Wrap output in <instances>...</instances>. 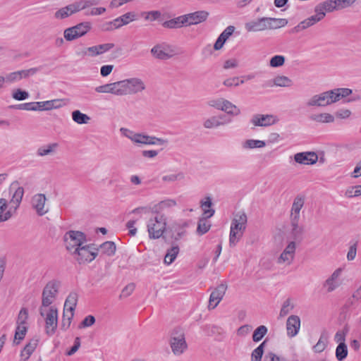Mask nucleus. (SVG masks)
I'll return each mask as SVG.
<instances>
[{"label":"nucleus","instance_id":"5fc2aeb1","mask_svg":"<svg viewBox=\"0 0 361 361\" xmlns=\"http://www.w3.org/2000/svg\"><path fill=\"white\" fill-rule=\"evenodd\" d=\"M123 25L129 24L137 19L136 14L135 12H128L121 16H119Z\"/></svg>","mask_w":361,"mask_h":361},{"label":"nucleus","instance_id":"e2e57ef3","mask_svg":"<svg viewBox=\"0 0 361 361\" xmlns=\"http://www.w3.org/2000/svg\"><path fill=\"white\" fill-rule=\"evenodd\" d=\"M244 83V80L240 81L239 77H233L228 78L224 81V85L226 87L238 86L240 84Z\"/></svg>","mask_w":361,"mask_h":361},{"label":"nucleus","instance_id":"423d86ee","mask_svg":"<svg viewBox=\"0 0 361 361\" xmlns=\"http://www.w3.org/2000/svg\"><path fill=\"white\" fill-rule=\"evenodd\" d=\"M98 251L99 247H96L94 244H89L78 247V249H75L72 255L75 256V260L81 264L93 261L98 255Z\"/></svg>","mask_w":361,"mask_h":361},{"label":"nucleus","instance_id":"72a5a7b5","mask_svg":"<svg viewBox=\"0 0 361 361\" xmlns=\"http://www.w3.org/2000/svg\"><path fill=\"white\" fill-rule=\"evenodd\" d=\"M178 252V245H173L170 249L167 250V252L164 257V263L166 264H171L176 259Z\"/></svg>","mask_w":361,"mask_h":361},{"label":"nucleus","instance_id":"b1692460","mask_svg":"<svg viewBox=\"0 0 361 361\" xmlns=\"http://www.w3.org/2000/svg\"><path fill=\"white\" fill-rule=\"evenodd\" d=\"M200 207L203 211V216L206 218H211L214 216L215 210L211 208L213 205V203L210 197H206L204 200H202L200 201Z\"/></svg>","mask_w":361,"mask_h":361},{"label":"nucleus","instance_id":"4c0bfd02","mask_svg":"<svg viewBox=\"0 0 361 361\" xmlns=\"http://www.w3.org/2000/svg\"><path fill=\"white\" fill-rule=\"evenodd\" d=\"M223 111H225L227 114L232 116H238L240 114V109L226 99L225 100V103L224 104Z\"/></svg>","mask_w":361,"mask_h":361},{"label":"nucleus","instance_id":"ddd939ff","mask_svg":"<svg viewBox=\"0 0 361 361\" xmlns=\"http://www.w3.org/2000/svg\"><path fill=\"white\" fill-rule=\"evenodd\" d=\"M227 289L226 283L219 285L211 293L209 300V309H214L224 298Z\"/></svg>","mask_w":361,"mask_h":361},{"label":"nucleus","instance_id":"f257e3e1","mask_svg":"<svg viewBox=\"0 0 361 361\" xmlns=\"http://www.w3.org/2000/svg\"><path fill=\"white\" fill-rule=\"evenodd\" d=\"M18 181L12 183L9 190L12 191L15 189V191L9 202L5 198L0 199V217L3 218L1 222L8 221L16 214L21 203L24 195V189L23 187L18 186Z\"/></svg>","mask_w":361,"mask_h":361},{"label":"nucleus","instance_id":"ea45409f","mask_svg":"<svg viewBox=\"0 0 361 361\" xmlns=\"http://www.w3.org/2000/svg\"><path fill=\"white\" fill-rule=\"evenodd\" d=\"M348 355V348L345 343H338L336 349V357L338 361H343Z\"/></svg>","mask_w":361,"mask_h":361},{"label":"nucleus","instance_id":"f03ea898","mask_svg":"<svg viewBox=\"0 0 361 361\" xmlns=\"http://www.w3.org/2000/svg\"><path fill=\"white\" fill-rule=\"evenodd\" d=\"M287 24L288 20L285 18L263 17L246 23L245 28L247 32H260L280 28Z\"/></svg>","mask_w":361,"mask_h":361},{"label":"nucleus","instance_id":"37998d69","mask_svg":"<svg viewBox=\"0 0 361 361\" xmlns=\"http://www.w3.org/2000/svg\"><path fill=\"white\" fill-rule=\"evenodd\" d=\"M219 118H218L216 116H212V117L206 119L204 121L203 126L205 128L210 129V128H217L220 126L224 125V123L220 121Z\"/></svg>","mask_w":361,"mask_h":361},{"label":"nucleus","instance_id":"cd10ccee","mask_svg":"<svg viewBox=\"0 0 361 361\" xmlns=\"http://www.w3.org/2000/svg\"><path fill=\"white\" fill-rule=\"evenodd\" d=\"M189 16L190 24L197 25L202 22H204L209 16V13L206 11H197L189 13Z\"/></svg>","mask_w":361,"mask_h":361},{"label":"nucleus","instance_id":"a211bd4d","mask_svg":"<svg viewBox=\"0 0 361 361\" xmlns=\"http://www.w3.org/2000/svg\"><path fill=\"white\" fill-rule=\"evenodd\" d=\"M46 200L45 195L42 193L35 195L32 199V207L39 216H43L48 212V209H44Z\"/></svg>","mask_w":361,"mask_h":361},{"label":"nucleus","instance_id":"bf43d9fd","mask_svg":"<svg viewBox=\"0 0 361 361\" xmlns=\"http://www.w3.org/2000/svg\"><path fill=\"white\" fill-rule=\"evenodd\" d=\"M135 288V284L134 283H130L126 285L122 290L121 293L120 295V298H127L130 296L133 292L134 291Z\"/></svg>","mask_w":361,"mask_h":361},{"label":"nucleus","instance_id":"0eeeda50","mask_svg":"<svg viewBox=\"0 0 361 361\" xmlns=\"http://www.w3.org/2000/svg\"><path fill=\"white\" fill-rule=\"evenodd\" d=\"M170 345L174 355H179L188 348L185 334L182 329L174 328L171 333Z\"/></svg>","mask_w":361,"mask_h":361},{"label":"nucleus","instance_id":"f8f14e48","mask_svg":"<svg viewBox=\"0 0 361 361\" xmlns=\"http://www.w3.org/2000/svg\"><path fill=\"white\" fill-rule=\"evenodd\" d=\"M132 142L136 144L149 145H164L168 143L167 140H164L154 136H149L142 133H136L135 135H134L133 137H132Z\"/></svg>","mask_w":361,"mask_h":361},{"label":"nucleus","instance_id":"2f4dec72","mask_svg":"<svg viewBox=\"0 0 361 361\" xmlns=\"http://www.w3.org/2000/svg\"><path fill=\"white\" fill-rule=\"evenodd\" d=\"M310 118L319 123H333L334 121V116L329 113L312 114L310 116Z\"/></svg>","mask_w":361,"mask_h":361},{"label":"nucleus","instance_id":"1a4fd4ad","mask_svg":"<svg viewBox=\"0 0 361 361\" xmlns=\"http://www.w3.org/2000/svg\"><path fill=\"white\" fill-rule=\"evenodd\" d=\"M92 28L91 23L82 22L68 27L64 30V38L67 41H73L87 34Z\"/></svg>","mask_w":361,"mask_h":361},{"label":"nucleus","instance_id":"7ed1b4c3","mask_svg":"<svg viewBox=\"0 0 361 361\" xmlns=\"http://www.w3.org/2000/svg\"><path fill=\"white\" fill-rule=\"evenodd\" d=\"M247 217L244 212H238L234 214L229 235V245L231 247L235 246L243 236L247 226Z\"/></svg>","mask_w":361,"mask_h":361},{"label":"nucleus","instance_id":"f3484780","mask_svg":"<svg viewBox=\"0 0 361 361\" xmlns=\"http://www.w3.org/2000/svg\"><path fill=\"white\" fill-rule=\"evenodd\" d=\"M294 160L300 164H314L318 161V155L314 152H299L294 155Z\"/></svg>","mask_w":361,"mask_h":361},{"label":"nucleus","instance_id":"603ef678","mask_svg":"<svg viewBox=\"0 0 361 361\" xmlns=\"http://www.w3.org/2000/svg\"><path fill=\"white\" fill-rule=\"evenodd\" d=\"M285 63V57L282 55L273 56L269 61V66L273 68L282 66Z\"/></svg>","mask_w":361,"mask_h":361},{"label":"nucleus","instance_id":"a878e982","mask_svg":"<svg viewBox=\"0 0 361 361\" xmlns=\"http://www.w3.org/2000/svg\"><path fill=\"white\" fill-rule=\"evenodd\" d=\"M291 235L293 238L298 242L302 240L304 228L299 226V219H291Z\"/></svg>","mask_w":361,"mask_h":361},{"label":"nucleus","instance_id":"393cba45","mask_svg":"<svg viewBox=\"0 0 361 361\" xmlns=\"http://www.w3.org/2000/svg\"><path fill=\"white\" fill-rule=\"evenodd\" d=\"M39 339L36 338H32L24 347L23 350L20 353V356L24 357V360L29 359L30 355L36 349L38 345Z\"/></svg>","mask_w":361,"mask_h":361},{"label":"nucleus","instance_id":"5701e85b","mask_svg":"<svg viewBox=\"0 0 361 361\" xmlns=\"http://www.w3.org/2000/svg\"><path fill=\"white\" fill-rule=\"evenodd\" d=\"M293 85V81L286 76L278 75L273 80L267 82L266 86L272 87L274 85L279 87H290Z\"/></svg>","mask_w":361,"mask_h":361},{"label":"nucleus","instance_id":"49530a36","mask_svg":"<svg viewBox=\"0 0 361 361\" xmlns=\"http://www.w3.org/2000/svg\"><path fill=\"white\" fill-rule=\"evenodd\" d=\"M63 9H66L68 16L75 13L80 11L84 10L80 1L75 2L73 4H69L65 7H63Z\"/></svg>","mask_w":361,"mask_h":361},{"label":"nucleus","instance_id":"c9c22d12","mask_svg":"<svg viewBox=\"0 0 361 361\" xmlns=\"http://www.w3.org/2000/svg\"><path fill=\"white\" fill-rule=\"evenodd\" d=\"M114 94L116 96L127 95L126 87L124 80L112 82Z\"/></svg>","mask_w":361,"mask_h":361},{"label":"nucleus","instance_id":"c85d7f7f","mask_svg":"<svg viewBox=\"0 0 361 361\" xmlns=\"http://www.w3.org/2000/svg\"><path fill=\"white\" fill-rule=\"evenodd\" d=\"M317 11L320 12H332L335 10H339L337 6L336 0H326L316 6Z\"/></svg>","mask_w":361,"mask_h":361},{"label":"nucleus","instance_id":"58836bf2","mask_svg":"<svg viewBox=\"0 0 361 361\" xmlns=\"http://www.w3.org/2000/svg\"><path fill=\"white\" fill-rule=\"evenodd\" d=\"M267 343V340H264L256 348L251 354L252 361H261L264 353V349Z\"/></svg>","mask_w":361,"mask_h":361},{"label":"nucleus","instance_id":"e433bc0d","mask_svg":"<svg viewBox=\"0 0 361 361\" xmlns=\"http://www.w3.org/2000/svg\"><path fill=\"white\" fill-rule=\"evenodd\" d=\"M73 120L78 124H86L90 120V117L79 110H75L72 112Z\"/></svg>","mask_w":361,"mask_h":361},{"label":"nucleus","instance_id":"4468645a","mask_svg":"<svg viewBox=\"0 0 361 361\" xmlns=\"http://www.w3.org/2000/svg\"><path fill=\"white\" fill-rule=\"evenodd\" d=\"M277 121V117L272 114H255L251 119V123L254 126L261 127L270 126Z\"/></svg>","mask_w":361,"mask_h":361},{"label":"nucleus","instance_id":"09e8293b","mask_svg":"<svg viewBox=\"0 0 361 361\" xmlns=\"http://www.w3.org/2000/svg\"><path fill=\"white\" fill-rule=\"evenodd\" d=\"M28 319V310L25 307L21 308L19 312L18 319H17V324L21 326H25L27 324V320Z\"/></svg>","mask_w":361,"mask_h":361},{"label":"nucleus","instance_id":"412c9836","mask_svg":"<svg viewBox=\"0 0 361 361\" xmlns=\"http://www.w3.org/2000/svg\"><path fill=\"white\" fill-rule=\"evenodd\" d=\"M78 295L75 292H71L66 299L63 312L73 313L77 305Z\"/></svg>","mask_w":361,"mask_h":361},{"label":"nucleus","instance_id":"79ce46f5","mask_svg":"<svg viewBox=\"0 0 361 361\" xmlns=\"http://www.w3.org/2000/svg\"><path fill=\"white\" fill-rule=\"evenodd\" d=\"M266 145L264 141L258 140H247L243 144V147L245 149H254V148H261L264 147Z\"/></svg>","mask_w":361,"mask_h":361},{"label":"nucleus","instance_id":"774afa93","mask_svg":"<svg viewBox=\"0 0 361 361\" xmlns=\"http://www.w3.org/2000/svg\"><path fill=\"white\" fill-rule=\"evenodd\" d=\"M225 100L226 99H222V98L219 99L211 100L209 102V106H211L218 110L223 111Z\"/></svg>","mask_w":361,"mask_h":361},{"label":"nucleus","instance_id":"3c124183","mask_svg":"<svg viewBox=\"0 0 361 361\" xmlns=\"http://www.w3.org/2000/svg\"><path fill=\"white\" fill-rule=\"evenodd\" d=\"M314 11L316 14L307 18L311 26L322 20L326 16L325 12H320L317 11V8L316 6L314 8Z\"/></svg>","mask_w":361,"mask_h":361},{"label":"nucleus","instance_id":"c756f323","mask_svg":"<svg viewBox=\"0 0 361 361\" xmlns=\"http://www.w3.org/2000/svg\"><path fill=\"white\" fill-rule=\"evenodd\" d=\"M304 205V198L302 197H296L293 201L292 205V214H291V219H300V212L302 207Z\"/></svg>","mask_w":361,"mask_h":361},{"label":"nucleus","instance_id":"aec40b11","mask_svg":"<svg viewBox=\"0 0 361 361\" xmlns=\"http://www.w3.org/2000/svg\"><path fill=\"white\" fill-rule=\"evenodd\" d=\"M188 226V223L187 221H180L173 223L171 227V230L173 233L172 238L175 240H180L185 233L184 228Z\"/></svg>","mask_w":361,"mask_h":361},{"label":"nucleus","instance_id":"680f3d73","mask_svg":"<svg viewBox=\"0 0 361 361\" xmlns=\"http://www.w3.org/2000/svg\"><path fill=\"white\" fill-rule=\"evenodd\" d=\"M113 90H114L112 82L102 85L95 88V91L98 93H111L114 94Z\"/></svg>","mask_w":361,"mask_h":361},{"label":"nucleus","instance_id":"13d9d810","mask_svg":"<svg viewBox=\"0 0 361 361\" xmlns=\"http://www.w3.org/2000/svg\"><path fill=\"white\" fill-rule=\"evenodd\" d=\"M178 19H179V17L171 19L169 20H166L163 23L162 25L164 27L169 29L181 27L180 24V20Z\"/></svg>","mask_w":361,"mask_h":361},{"label":"nucleus","instance_id":"4be33fe9","mask_svg":"<svg viewBox=\"0 0 361 361\" xmlns=\"http://www.w3.org/2000/svg\"><path fill=\"white\" fill-rule=\"evenodd\" d=\"M114 46L113 43L102 44L88 47L87 51L90 52V56H96L109 51L114 48Z\"/></svg>","mask_w":361,"mask_h":361},{"label":"nucleus","instance_id":"c03bdc74","mask_svg":"<svg viewBox=\"0 0 361 361\" xmlns=\"http://www.w3.org/2000/svg\"><path fill=\"white\" fill-rule=\"evenodd\" d=\"M267 328L264 326L261 325L258 326L253 332L252 334V340L254 342H259L260 341L263 337L267 334Z\"/></svg>","mask_w":361,"mask_h":361},{"label":"nucleus","instance_id":"052dcab7","mask_svg":"<svg viewBox=\"0 0 361 361\" xmlns=\"http://www.w3.org/2000/svg\"><path fill=\"white\" fill-rule=\"evenodd\" d=\"M324 286L326 287L327 292L330 293L334 291L336 288H337L339 286V283L337 281L328 278L325 281Z\"/></svg>","mask_w":361,"mask_h":361},{"label":"nucleus","instance_id":"de8ad7c7","mask_svg":"<svg viewBox=\"0 0 361 361\" xmlns=\"http://www.w3.org/2000/svg\"><path fill=\"white\" fill-rule=\"evenodd\" d=\"M290 302V298H288L283 302L279 313L281 317H284L293 309L294 306L291 305Z\"/></svg>","mask_w":361,"mask_h":361},{"label":"nucleus","instance_id":"bb28decb","mask_svg":"<svg viewBox=\"0 0 361 361\" xmlns=\"http://www.w3.org/2000/svg\"><path fill=\"white\" fill-rule=\"evenodd\" d=\"M59 147L57 142L49 143L47 145L39 147L37 150V156L44 157L47 155H52L54 154L56 149Z\"/></svg>","mask_w":361,"mask_h":361},{"label":"nucleus","instance_id":"2eb2a0df","mask_svg":"<svg viewBox=\"0 0 361 361\" xmlns=\"http://www.w3.org/2000/svg\"><path fill=\"white\" fill-rule=\"evenodd\" d=\"M127 94H134L145 90L144 82L138 78H132L124 80Z\"/></svg>","mask_w":361,"mask_h":361},{"label":"nucleus","instance_id":"69168bd1","mask_svg":"<svg viewBox=\"0 0 361 361\" xmlns=\"http://www.w3.org/2000/svg\"><path fill=\"white\" fill-rule=\"evenodd\" d=\"M311 25L310 24V22L308 21L307 18L304 20L303 21L300 22L297 26L294 27L291 31L290 33H297L301 30H305L307 27H310Z\"/></svg>","mask_w":361,"mask_h":361},{"label":"nucleus","instance_id":"a19ab883","mask_svg":"<svg viewBox=\"0 0 361 361\" xmlns=\"http://www.w3.org/2000/svg\"><path fill=\"white\" fill-rule=\"evenodd\" d=\"M176 204V202L173 200H166L164 201H161L159 204L154 205L152 209V212L154 213H159V211L160 209H163L166 207H171Z\"/></svg>","mask_w":361,"mask_h":361},{"label":"nucleus","instance_id":"6e6552de","mask_svg":"<svg viewBox=\"0 0 361 361\" xmlns=\"http://www.w3.org/2000/svg\"><path fill=\"white\" fill-rule=\"evenodd\" d=\"M63 240L66 249L73 253L75 249L87 242V238L86 235L81 231H69L64 234Z\"/></svg>","mask_w":361,"mask_h":361},{"label":"nucleus","instance_id":"4d7b16f0","mask_svg":"<svg viewBox=\"0 0 361 361\" xmlns=\"http://www.w3.org/2000/svg\"><path fill=\"white\" fill-rule=\"evenodd\" d=\"M12 97L16 100L23 101L29 97V93L25 90H22L21 89H16L13 91Z\"/></svg>","mask_w":361,"mask_h":361},{"label":"nucleus","instance_id":"6e6d98bb","mask_svg":"<svg viewBox=\"0 0 361 361\" xmlns=\"http://www.w3.org/2000/svg\"><path fill=\"white\" fill-rule=\"evenodd\" d=\"M316 96L318 98L319 102L322 106H325L331 104L330 102L329 91L322 92L319 94H316Z\"/></svg>","mask_w":361,"mask_h":361},{"label":"nucleus","instance_id":"473e14b6","mask_svg":"<svg viewBox=\"0 0 361 361\" xmlns=\"http://www.w3.org/2000/svg\"><path fill=\"white\" fill-rule=\"evenodd\" d=\"M207 219L204 216L200 218L197 223V233L202 235L207 233L211 228V224L207 221Z\"/></svg>","mask_w":361,"mask_h":361},{"label":"nucleus","instance_id":"9b49d317","mask_svg":"<svg viewBox=\"0 0 361 361\" xmlns=\"http://www.w3.org/2000/svg\"><path fill=\"white\" fill-rule=\"evenodd\" d=\"M58 325V310L54 306H51L45 317V331L51 336L54 334Z\"/></svg>","mask_w":361,"mask_h":361},{"label":"nucleus","instance_id":"864d4df0","mask_svg":"<svg viewBox=\"0 0 361 361\" xmlns=\"http://www.w3.org/2000/svg\"><path fill=\"white\" fill-rule=\"evenodd\" d=\"M63 99L45 101L46 111L61 108L64 104H63Z\"/></svg>","mask_w":361,"mask_h":361},{"label":"nucleus","instance_id":"20e7f679","mask_svg":"<svg viewBox=\"0 0 361 361\" xmlns=\"http://www.w3.org/2000/svg\"><path fill=\"white\" fill-rule=\"evenodd\" d=\"M60 282L56 280L49 281L42 291V307L39 308V313L42 317H44L43 307H49L56 299Z\"/></svg>","mask_w":361,"mask_h":361},{"label":"nucleus","instance_id":"a18cd8bd","mask_svg":"<svg viewBox=\"0 0 361 361\" xmlns=\"http://www.w3.org/2000/svg\"><path fill=\"white\" fill-rule=\"evenodd\" d=\"M327 339H328V338L326 336H325L324 334H322L319 337V341L316 343V345H314L313 346L314 352H315V353L323 352L327 345V342H328Z\"/></svg>","mask_w":361,"mask_h":361},{"label":"nucleus","instance_id":"f704fd0d","mask_svg":"<svg viewBox=\"0 0 361 361\" xmlns=\"http://www.w3.org/2000/svg\"><path fill=\"white\" fill-rule=\"evenodd\" d=\"M102 252L108 256H113L116 250V246L113 241H106L99 246Z\"/></svg>","mask_w":361,"mask_h":361},{"label":"nucleus","instance_id":"9d476101","mask_svg":"<svg viewBox=\"0 0 361 361\" xmlns=\"http://www.w3.org/2000/svg\"><path fill=\"white\" fill-rule=\"evenodd\" d=\"M152 55L159 60H168L172 58L176 51L171 45L167 44H159L151 49Z\"/></svg>","mask_w":361,"mask_h":361},{"label":"nucleus","instance_id":"0e129e2a","mask_svg":"<svg viewBox=\"0 0 361 361\" xmlns=\"http://www.w3.org/2000/svg\"><path fill=\"white\" fill-rule=\"evenodd\" d=\"M293 259H294V257L293 255L283 251L282 253L281 254L280 257L278 259V263L281 264V263L286 262L288 264H290L291 262H293Z\"/></svg>","mask_w":361,"mask_h":361},{"label":"nucleus","instance_id":"8fccbe9b","mask_svg":"<svg viewBox=\"0 0 361 361\" xmlns=\"http://www.w3.org/2000/svg\"><path fill=\"white\" fill-rule=\"evenodd\" d=\"M73 316V313L63 312L61 329L63 331H66L70 327Z\"/></svg>","mask_w":361,"mask_h":361},{"label":"nucleus","instance_id":"338daca9","mask_svg":"<svg viewBox=\"0 0 361 361\" xmlns=\"http://www.w3.org/2000/svg\"><path fill=\"white\" fill-rule=\"evenodd\" d=\"M95 322V318L92 315L87 316L80 324L79 328L89 327L93 325Z\"/></svg>","mask_w":361,"mask_h":361},{"label":"nucleus","instance_id":"dca6fc26","mask_svg":"<svg viewBox=\"0 0 361 361\" xmlns=\"http://www.w3.org/2000/svg\"><path fill=\"white\" fill-rule=\"evenodd\" d=\"M39 67H35V68H31L30 69L27 70H21L16 72H13L9 73L6 79L8 82H14L17 80H20L22 78H27L30 76L34 75L36 74L38 71H40Z\"/></svg>","mask_w":361,"mask_h":361},{"label":"nucleus","instance_id":"6ab92c4d","mask_svg":"<svg viewBox=\"0 0 361 361\" xmlns=\"http://www.w3.org/2000/svg\"><path fill=\"white\" fill-rule=\"evenodd\" d=\"M300 319L297 315H290L286 322L287 334L290 337L296 336L300 330Z\"/></svg>","mask_w":361,"mask_h":361},{"label":"nucleus","instance_id":"39448f33","mask_svg":"<svg viewBox=\"0 0 361 361\" xmlns=\"http://www.w3.org/2000/svg\"><path fill=\"white\" fill-rule=\"evenodd\" d=\"M166 217L164 214H157L150 219L147 223V231L151 239L161 237L166 229Z\"/></svg>","mask_w":361,"mask_h":361},{"label":"nucleus","instance_id":"7c9ffc66","mask_svg":"<svg viewBox=\"0 0 361 361\" xmlns=\"http://www.w3.org/2000/svg\"><path fill=\"white\" fill-rule=\"evenodd\" d=\"M27 331V327L26 326L18 325L15 331L14 339L13 344L18 345L20 341H23Z\"/></svg>","mask_w":361,"mask_h":361}]
</instances>
